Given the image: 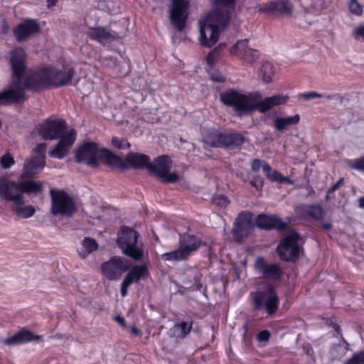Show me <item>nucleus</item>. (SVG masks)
<instances>
[{
  "mask_svg": "<svg viewBox=\"0 0 364 364\" xmlns=\"http://www.w3.org/2000/svg\"><path fill=\"white\" fill-rule=\"evenodd\" d=\"M42 181L15 182L6 177H0V198L12 204L14 213L22 218L31 217L35 213L33 205H25L23 193L37 194L43 191Z\"/></svg>",
  "mask_w": 364,
  "mask_h": 364,
  "instance_id": "1",
  "label": "nucleus"
},
{
  "mask_svg": "<svg viewBox=\"0 0 364 364\" xmlns=\"http://www.w3.org/2000/svg\"><path fill=\"white\" fill-rule=\"evenodd\" d=\"M75 73V69L68 64L61 68H44L27 74L26 85L35 91L48 87H63L71 82Z\"/></svg>",
  "mask_w": 364,
  "mask_h": 364,
  "instance_id": "2",
  "label": "nucleus"
},
{
  "mask_svg": "<svg viewBox=\"0 0 364 364\" xmlns=\"http://www.w3.org/2000/svg\"><path fill=\"white\" fill-rule=\"evenodd\" d=\"M139 237V234L136 231L124 226L117 238V244L122 253L136 261L141 259L144 255L143 245Z\"/></svg>",
  "mask_w": 364,
  "mask_h": 364,
  "instance_id": "3",
  "label": "nucleus"
},
{
  "mask_svg": "<svg viewBox=\"0 0 364 364\" xmlns=\"http://www.w3.org/2000/svg\"><path fill=\"white\" fill-rule=\"evenodd\" d=\"M220 100L225 105L232 107L239 116L252 112L257 102L254 92L245 95L233 89L222 92Z\"/></svg>",
  "mask_w": 364,
  "mask_h": 364,
  "instance_id": "4",
  "label": "nucleus"
},
{
  "mask_svg": "<svg viewBox=\"0 0 364 364\" xmlns=\"http://www.w3.org/2000/svg\"><path fill=\"white\" fill-rule=\"evenodd\" d=\"M46 148V143L38 144L33 148L31 157L26 159L23 163L20 181H33L30 179L44 168Z\"/></svg>",
  "mask_w": 364,
  "mask_h": 364,
  "instance_id": "5",
  "label": "nucleus"
},
{
  "mask_svg": "<svg viewBox=\"0 0 364 364\" xmlns=\"http://www.w3.org/2000/svg\"><path fill=\"white\" fill-rule=\"evenodd\" d=\"M302 238L292 230L286 235L277 246V252L284 261H294L302 250Z\"/></svg>",
  "mask_w": 364,
  "mask_h": 364,
  "instance_id": "6",
  "label": "nucleus"
},
{
  "mask_svg": "<svg viewBox=\"0 0 364 364\" xmlns=\"http://www.w3.org/2000/svg\"><path fill=\"white\" fill-rule=\"evenodd\" d=\"M200 23V42L204 47L210 48L219 38V28L228 23H220L216 21L213 14H208Z\"/></svg>",
  "mask_w": 364,
  "mask_h": 364,
  "instance_id": "7",
  "label": "nucleus"
},
{
  "mask_svg": "<svg viewBox=\"0 0 364 364\" xmlns=\"http://www.w3.org/2000/svg\"><path fill=\"white\" fill-rule=\"evenodd\" d=\"M51 197L50 213L53 215H61L71 217L76 211V205L72 198L64 191H50Z\"/></svg>",
  "mask_w": 364,
  "mask_h": 364,
  "instance_id": "8",
  "label": "nucleus"
},
{
  "mask_svg": "<svg viewBox=\"0 0 364 364\" xmlns=\"http://www.w3.org/2000/svg\"><path fill=\"white\" fill-rule=\"evenodd\" d=\"M252 298L255 309L259 310L265 306L268 314H272L277 311L279 299L272 284H265L262 289L252 295Z\"/></svg>",
  "mask_w": 364,
  "mask_h": 364,
  "instance_id": "9",
  "label": "nucleus"
},
{
  "mask_svg": "<svg viewBox=\"0 0 364 364\" xmlns=\"http://www.w3.org/2000/svg\"><path fill=\"white\" fill-rule=\"evenodd\" d=\"M171 168L172 161L170 158L162 155L156 158L152 163L150 162L147 170L150 173L159 177L164 183H175L178 181L179 176L176 172H169Z\"/></svg>",
  "mask_w": 364,
  "mask_h": 364,
  "instance_id": "10",
  "label": "nucleus"
},
{
  "mask_svg": "<svg viewBox=\"0 0 364 364\" xmlns=\"http://www.w3.org/2000/svg\"><path fill=\"white\" fill-rule=\"evenodd\" d=\"M254 229L252 215L249 212L240 213L233 225L231 232L237 242H242L247 239Z\"/></svg>",
  "mask_w": 364,
  "mask_h": 364,
  "instance_id": "11",
  "label": "nucleus"
},
{
  "mask_svg": "<svg viewBox=\"0 0 364 364\" xmlns=\"http://www.w3.org/2000/svg\"><path fill=\"white\" fill-rule=\"evenodd\" d=\"M129 266L128 259L114 256L102 264L101 270L107 279L116 280L129 268Z\"/></svg>",
  "mask_w": 364,
  "mask_h": 364,
  "instance_id": "12",
  "label": "nucleus"
},
{
  "mask_svg": "<svg viewBox=\"0 0 364 364\" xmlns=\"http://www.w3.org/2000/svg\"><path fill=\"white\" fill-rule=\"evenodd\" d=\"M26 83V79L23 81L22 77H14L9 87L3 90L8 105L18 104L26 100V89L31 90Z\"/></svg>",
  "mask_w": 364,
  "mask_h": 364,
  "instance_id": "13",
  "label": "nucleus"
},
{
  "mask_svg": "<svg viewBox=\"0 0 364 364\" xmlns=\"http://www.w3.org/2000/svg\"><path fill=\"white\" fill-rule=\"evenodd\" d=\"M188 0H172L170 18L174 27L181 31L186 26L188 18Z\"/></svg>",
  "mask_w": 364,
  "mask_h": 364,
  "instance_id": "14",
  "label": "nucleus"
},
{
  "mask_svg": "<svg viewBox=\"0 0 364 364\" xmlns=\"http://www.w3.org/2000/svg\"><path fill=\"white\" fill-rule=\"evenodd\" d=\"M66 129L64 120H46L40 124L39 135L45 140H53L62 136Z\"/></svg>",
  "mask_w": 364,
  "mask_h": 364,
  "instance_id": "15",
  "label": "nucleus"
},
{
  "mask_svg": "<svg viewBox=\"0 0 364 364\" xmlns=\"http://www.w3.org/2000/svg\"><path fill=\"white\" fill-rule=\"evenodd\" d=\"M97 155V144L87 142L78 148L76 151L75 159L78 163H84L91 167H97L99 164Z\"/></svg>",
  "mask_w": 364,
  "mask_h": 364,
  "instance_id": "16",
  "label": "nucleus"
},
{
  "mask_svg": "<svg viewBox=\"0 0 364 364\" xmlns=\"http://www.w3.org/2000/svg\"><path fill=\"white\" fill-rule=\"evenodd\" d=\"M216 9L210 14L220 23H228L235 7V0H210Z\"/></svg>",
  "mask_w": 364,
  "mask_h": 364,
  "instance_id": "17",
  "label": "nucleus"
},
{
  "mask_svg": "<svg viewBox=\"0 0 364 364\" xmlns=\"http://www.w3.org/2000/svg\"><path fill=\"white\" fill-rule=\"evenodd\" d=\"M254 97L257 100L254 111L258 110L261 113H264L276 106L284 105L287 100V97L282 94L274 95L262 99L260 93L254 92Z\"/></svg>",
  "mask_w": 364,
  "mask_h": 364,
  "instance_id": "18",
  "label": "nucleus"
},
{
  "mask_svg": "<svg viewBox=\"0 0 364 364\" xmlns=\"http://www.w3.org/2000/svg\"><path fill=\"white\" fill-rule=\"evenodd\" d=\"M296 214L302 218H311L321 220L325 216V211L320 205L300 204L295 208Z\"/></svg>",
  "mask_w": 364,
  "mask_h": 364,
  "instance_id": "19",
  "label": "nucleus"
},
{
  "mask_svg": "<svg viewBox=\"0 0 364 364\" xmlns=\"http://www.w3.org/2000/svg\"><path fill=\"white\" fill-rule=\"evenodd\" d=\"M255 269L262 274L264 278L278 280L282 276V270L280 267L276 264H268L264 258L259 257L255 261Z\"/></svg>",
  "mask_w": 364,
  "mask_h": 364,
  "instance_id": "20",
  "label": "nucleus"
},
{
  "mask_svg": "<svg viewBox=\"0 0 364 364\" xmlns=\"http://www.w3.org/2000/svg\"><path fill=\"white\" fill-rule=\"evenodd\" d=\"M10 63L14 77H22L25 70L26 53L23 48H16L11 51Z\"/></svg>",
  "mask_w": 364,
  "mask_h": 364,
  "instance_id": "21",
  "label": "nucleus"
},
{
  "mask_svg": "<svg viewBox=\"0 0 364 364\" xmlns=\"http://www.w3.org/2000/svg\"><path fill=\"white\" fill-rule=\"evenodd\" d=\"M38 31L39 25L38 22L33 19H27L16 26L14 34L18 41H22Z\"/></svg>",
  "mask_w": 364,
  "mask_h": 364,
  "instance_id": "22",
  "label": "nucleus"
},
{
  "mask_svg": "<svg viewBox=\"0 0 364 364\" xmlns=\"http://www.w3.org/2000/svg\"><path fill=\"white\" fill-rule=\"evenodd\" d=\"M255 224L260 229L271 230L276 228L279 230H284L287 225L279 218L275 215L268 216L264 214H260L256 218Z\"/></svg>",
  "mask_w": 364,
  "mask_h": 364,
  "instance_id": "23",
  "label": "nucleus"
},
{
  "mask_svg": "<svg viewBox=\"0 0 364 364\" xmlns=\"http://www.w3.org/2000/svg\"><path fill=\"white\" fill-rule=\"evenodd\" d=\"M74 134L75 132L72 130L70 132L65 134L64 136H63L56 144L55 149L50 151L49 154L52 157H55L58 159L63 158L68 152V148L75 141V139Z\"/></svg>",
  "mask_w": 364,
  "mask_h": 364,
  "instance_id": "24",
  "label": "nucleus"
},
{
  "mask_svg": "<svg viewBox=\"0 0 364 364\" xmlns=\"http://www.w3.org/2000/svg\"><path fill=\"white\" fill-rule=\"evenodd\" d=\"M32 341L37 342L41 341L40 336L33 333L30 331L21 330L11 337L7 338L4 341V344L7 346L18 345Z\"/></svg>",
  "mask_w": 364,
  "mask_h": 364,
  "instance_id": "25",
  "label": "nucleus"
},
{
  "mask_svg": "<svg viewBox=\"0 0 364 364\" xmlns=\"http://www.w3.org/2000/svg\"><path fill=\"white\" fill-rule=\"evenodd\" d=\"M100 156L103 159L106 164L112 168L124 170L127 168V162L121 157L114 154L108 149H102L100 150Z\"/></svg>",
  "mask_w": 364,
  "mask_h": 364,
  "instance_id": "26",
  "label": "nucleus"
},
{
  "mask_svg": "<svg viewBox=\"0 0 364 364\" xmlns=\"http://www.w3.org/2000/svg\"><path fill=\"white\" fill-rule=\"evenodd\" d=\"M126 162L135 168L147 169V166L150 164L149 157L143 154L129 152L126 156Z\"/></svg>",
  "mask_w": 364,
  "mask_h": 364,
  "instance_id": "27",
  "label": "nucleus"
},
{
  "mask_svg": "<svg viewBox=\"0 0 364 364\" xmlns=\"http://www.w3.org/2000/svg\"><path fill=\"white\" fill-rule=\"evenodd\" d=\"M88 36L90 38L100 43H104L111 39H116L119 37L117 33H110L103 27L90 28Z\"/></svg>",
  "mask_w": 364,
  "mask_h": 364,
  "instance_id": "28",
  "label": "nucleus"
},
{
  "mask_svg": "<svg viewBox=\"0 0 364 364\" xmlns=\"http://www.w3.org/2000/svg\"><path fill=\"white\" fill-rule=\"evenodd\" d=\"M200 245V240L191 235H184L181 240V250L187 258L193 252L196 251Z\"/></svg>",
  "mask_w": 364,
  "mask_h": 364,
  "instance_id": "29",
  "label": "nucleus"
},
{
  "mask_svg": "<svg viewBox=\"0 0 364 364\" xmlns=\"http://www.w3.org/2000/svg\"><path fill=\"white\" fill-rule=\"evenodd\" d=\"M245 137L239 133L235 132L223 133V142L221 147L233 149L243 144Z\"/></svg>",
  "mask_w": 364,
  "mask_h": 364,
  "instance_id": "30",
  "label": "nucleus"
},
{
  "mask_svg": "<svg viewBox=\"0 0 364 364\" xmlns=\"http://www.w3.org/2000/svg\"><path fill=\"white\" fill-rule=\"evenodd\" d=\"M148 272L147 267L145 264L134 266L124 277L125 281H129V284L138 282Z\"/></svg>",
  "mask_w": 364,
  "mask_h": 364,
  "instance_id": "31",
  "label": "nucleus"
},
{
  "mask_svg": "<svg viewBox=\"0 0 364 364\" xmlns=\"http://www.w3.org/2000/svg\"><path fill=\"white\" fill-rule=\"evenodd\" d=\"M223 133L212 129H208L206 132L205 135L203 137V141L213 147H221L223 142Z\"/></svg>",
  "mask_w": 364,
  "mask_h": 364,
  "instance_id": "32",
  "label": "nucleus"
},
{
  "mask_svg": "<svg viewBox=\"0 0 364 364\" xmlns=\"http://www.w3.org/2000/svg\"><path fill=\"white\" fill-rule=\"evenodd\" d=\"M299 119L300 117L299 114L287 117H276L274 119V127L277 131L282 132L289 126L298 124Z\"/></svg>",
  "mask_w": 364,
  "mask_h": 364,
  "instance_id": "33",
  "label": "nucleus"
},
{
  "mask_svg": "<svg viewBox=\"0 0 364 364\" xmlns=\"http://www.w3.org/2000/svg\"><path fill=\"white\" fill-rule=\"evenodd\" d=\"M271 9H273V14H281L285 16H290L292 11V6L289 1H276L271 2Z\"/></svg>",
  "mask_w": 364,
  "mask_h": 364,
  "instance_id": "34",
  "label": "nucleus"
},
{
  "mask_svg": "<svg viewBox=\"0 0 364 364\" xmlns=\"http://www.w3.org/2000/svg\"><path fill=\"white\" fill-rule=\"evenodd\" d=\"M248 40L237 41L230 48V53L232 55L237 56L240 58L242 57L244 53L249 52L252 53V48L247 46Z\"/></svg>",
  "mask_w": 364,
  "mask_h": 364,
  "instance_id": "35",
  "label": "nucleus"
},
{
  "mask_svg": "<svg viewBox=\"0 0 364 364\" xmlns=\"http://www.w3.org/2000/svg\"><path fill=\"white\" fill-rule=\"evenodd\" d=\"M82 246L85 251L79 252V255L82 258H85L88 254L96 250L98 247V245L96 241L91 237H85L82 241Z\"/></svg>",
  "mask_w": 364,
  "mask_h": 364,
  "instance_id": "36",
  "label": "nucleus"
},
{
  "mask_svg": "<svg viewBox=\"0 0 364 364\" xmlns=\"http://www.w3.org/2000/svg\"><path fill=\"white\" fill-rule=\"evenodd\" d=\"M161 257L166 261H179L186 258L180 247L178 250L164 253Z\"/></svg>",
  "mask_w": 364,
  "mask_h": 364,
  "instance_id": "37",
  "label": "nucleus"
},
{
  "mask_svg": "<svg viewBox=\"0 0 364 364\" xmlns=\"http://www.w3.org/2000/svg\"><path fill=\"white\" fill-rule=\"evenodd\" d=\"M273 75L272 66L269 63L265 62L262 63L260 69V76L264 82H269Z\"/></svg>",
  "mask_w": 364,
  "mask_h": 364,
  "instance_id": "38",
  "label": "nucleus"
},
{
  "mask_svg": "<svg viewBox=\"0 0 364 364\" xmlns=\"http://www.w3.org/2000/svg\"><path fill=\"white\" fill-rule=\"evenodd\" d=\"M348 8L350 13L354 15L361 16L363 13V7L358 0H349Z\"/></svg>",
  "mask_w": 364,
  "mask_h": 364,
  "instance_id": "39",
  "label": "nucleus"
},
{
  "mask_svg": "<svg viewBox=\"0 0 364 364\" xmlns=\"http://www.w3.org/2000/svg\"><path fill=\"white\" fill-rule=\"evenodd\" d=\"M0 164L4 169H8L15 164V161L13 156L7 153L1 157Z\"/></svg>",
  "mask_w": 364,
  "mask_h": 364,
  "instance_id": "40",
  "label": "nucleus"
},
{
  "mask_svg": "<svg viewBox=\"0 0 364 364\" xmlns=\"http://www.w3.org/2000/svg\"><path fill=\"white\" fill-rule=\"evenodd\" d=\"M112 144L119 149H125L130 148V144L124 139H119L116 136H113L112 139Z\"/></svg>",
  "mask_w": 364,
  "mask_h": 364,
  "instance_id": "41",
  "label": "nucleus"
},
{
  "mask_svg": "<svg viewBox=\"0 0 364 364\" xmlns=\"http://www.w3.org/2000/svg\"><path fill=\"white\" fill-rule=\"evenodd\" d=\"M252 53L247 52L244 53L242 57L240 58L248 63H254L259 57V53L257 50L252 48Z\"/></svg>",
  "mask_w": 364,
  "mask_h": 364,
  "instance_id": "42",
  "label": "nucleus"
},
{
  "mask_svg": "<svg viewBox=\"0 0 364 364\" xmlns=\"http://www.w3.org/2000/svg\"><path fill=\"white\" fill-rule=\"evenodd\" d=\"M344 364H364V352H359L353 355Z\"/></svg>",
  "mask_w": 364,
  "mask_h": 364,
  "instance_id": "43",
  "label": "nucleus"
},
{
  "mask_svg": "<svg viewBox=\"0 0 364 364\" xmlns=\"http://www.w3.org/2000/svg\"><path fill=\"white\" fill-rule=\"evenodd\" d=\"M212 202L220 207H225L230 201L225 196L218 195L213 198Z\"/></svg>",
  "mask_w": 364,
  "mask_h": 364,
  "instance_id": "44",
  "label": "nucleus"
},
{
  "mask_svg": "<svg viewBox=\"0 0 364 364\" xmlns=\"http://www.w3.org/2000/svg\"><path fill=\"white\" fill-rule=\"evenodd\" d=\"M269 179L272 181H277L279 183H285V182H290V180L287 177H284L282 174H280L279 172H277L275 170H273L271 176H269Z\"/></svg>",
  "mask_w": 364,
  "mask_h": 364,
  "instance_id": "45",
  "label": "nucleus"
},
{
  "mask_svg": "<svg viewBox=\"0 0 364 364\" xmlns=\"http://www.w3.org/2000/svg\"><path fill=\"white\" fill-rule=\"evenodd\" d=\"M353 36L357 41H364V23L360 24L354 28L353 31Z\"/></svg>",
  "mask_w": 364,
  "mask_h": 364,
  "instance_id": "46",
  "label": "nucleus"
},
{
  "mask_svg": "<svg viewBox=\"0 0 364 364\" xmlns=\"http://www.w3.org/2000/svg\"><path fill=\"white\" fill-rule=\"evenodd\" d=\"M218 48H215L210 52L206 58V61L209 66H212L214 64L215 60L218 58Z\"/></svg>",
  "mask_w": 364,
  "mask_h": 364,
  "instance_id": "47",
  "label": "nucleus"
},
{
  "mask_svg": "<svg viewBox=\"0 0 364 364\" xmlns=\"http://www.w3.org/2000/svg\"><path fill=\"white\" fill-rule=\"evenodd\" d=\"M349 166L353 169H357V170L364 171V157H361V158L355 159Z\"/></svg>",
  "mask_w": 364,
  "mask_h": 364,
  "instance_id": "48",
  "label": "nucleus"
},
{
  "mask_svg": "<svg viewBox=\"0 0 364 364\" xmlns=\"http://www.w3.org/2000/svg\"><path fill=\"white\" fill-rule=\"evenodd\" d=\"M177 329L181 331L183 336L187 335L191 329V323L188 324L187 322H182L179 324L176 325Z\"/></svg>",
  "mask_w": 364,
  "mask_h": 364,
  "instance_id": "49",
  "label": "nucleus"
},
{
  "mask_svg": "<svg viewBox=\"0 0 364 364\" xmlns=\"http://www.w3.org/2000/svg\"><path fill=\"white\" fill-rule=\"evenodd\" d=\"M250 183L256 189L259 190L263 186V179L260 176H256L252 178Z\"/></svg>",
  "mask_w": 364,
  "mask_h": 364,
  "instance_id": "50",
  "label": "nucleus"
},
{
  "mask_svg": "<svg viewBox=\"0 0 364 364\" xmlns=\"http://www.w3.org/2000/svg\"><path fill=\"white\" fill-rule=\"evenodd\" d=\"M270 337V333L268 331L264 330L260 331L257 336V338L260 342H267Z\"/></svg>",
  "mask_w": 364,
  "mask_h": 364,
  "instance_id": "51",
  "label": "nucleus"
},
{
  "mask_svg": "<svg viewBox=\"0 0 364 364\" xmlns=\"http://www.w3.org/2000/svg\"><path fill=\"white\" fill-rule=\"evenodd\" d=\"M210 75L212 80H213L214 81L221 82L225 80V77H223V75L221 73H218V71H210Z\"/></svg>",
  "mask_w": 364,
  "mask_h": 364,
  "instance_id": "52",
  "label": "nucleus"
},
{
  "mask_svg": "<svg viewBox=\"0 0 364 364\" xmlns=\"http://www.w3.org/2000/svg\"><path fill=\"white\" fill-rule=\"evenodd\" d=\"M301 97L303 98H304L305 100H311V99L316 98V97L322 98V97H325L326 96H323V95L318 94L316 92H310L302 94Z\"/></svg>",
  "mask_w": 364,
  "mask_h": 364,
  "instance_id": "53",
  "label": "nucleus"
},
{
  "mask_svg": "<svg viewBox=\"0 0 364 364\" xmlns=\"http://www.w3.org/2000/svg\"><path fill=\"white\" fill-rule=\"evenodd\" d=\"M263 161L259 159H254L252 163V171L254 172H257L260 168H262Z\"/></svg>",
  "mask_w": 364,
  "mask_h": 364,
  "instance_id": "54",
  "label": "nucleus"
},
{
  "mask_svg": "<svg viewBox=\"0 0 364 364\" xmlns=\"http://www.w3.org/2000/svg\"><path fill=\"white\" fill-rule=\"evenodd\" d=\"M262 171L266 177L269 178L273 171V169L267 162L263 161Z\"/></svg>",
  "mask_w": 364,
  "mask_h": 364,
  "instance_id": "55",
  "label": "nucleus"
},
{
  "mask_svg": "<svg viewBox=\"0 0 364 364\" xmlns=\"http://www.w3.org/2000/svg\"><path fill=\"white\" fill-rule=\"evenodd\" d=\"M129 281H125L124 279L121 284V294L122 296H126L127 294V288L130 285V284H129Z\"/></svg>",
  "mask_w": 364,
  "mask_h": 364,
  "instance_id": "56",
  "label": "nucleus"
},
{
  "mask_svg": "<svg viewBox=\"0 0 364 364\" xmlns=\"http://www.w3.org/2000/svg\"><path fill=\"white\" fill-rule=\"evenodd\" d=\"M258 11L260 13H268L273 14V9H271V2L267 6H260L258 9Z\"/></svg>",
  "mask_w": 364,
  "mask_h": 364,
  "instance_id": "57",
  "label": "nucleus"
},
{
  "mask_svg": "<svg viewBox=\"0 0 364 364\" xmlns=\"http://www.w3.org/2000/svg\"><path fill=\"white\" fill-rule=\"evenodd\" d=\"M114 320L117 322L119 325H121L124 328H127V326L125 323L124 319L120 316H116L114 318Z\"/></svg>",
  "mask_w": 364,
  "mask_h": 364,
  "instance_id": "58",
  "label": "nucleus"
},
{
  "mask_svg": "<svg viewBox=\"0 0 364 364\" xmlns=\"http://www.w3.org/2000/svg\"><path fill=\"white\" fill-rule=\"evenodd\" d=\"M343 178L339 179V181L331 188L329 191L330 192H334L338 188H339L341 187V186L343 185Z\"/></svg>",
  "mask_w": 364,
  "mask_h": 364,
  "instance_id": "59",
  "label": "nucleus"
},
{
  "mask_svg": "<svg viewBox=\"0 0 364 364\" xmlns=\"http://www.w3.org/2000/svg\"><path fill=\"white\" fill-rule=\"evenodd\" d=\"M129 329H130L131 333L132 335H134V336L138 337L141 335L140 331L135 326H130Z\"/></svg>",
  "mask_w": 364,
  "mask_h": 364,
  "instance_id": "60",
  "label": "nucleus"
},
{
  "mask_svg": "<svg viewBox=\"0 0 364 364\" xmlns=\"http://www.w3.org/2000/svg\"><path fill=\"white\" fill-rule=\"evenodd\" d=\"M7 105H8L7 101L6 100L4 94L2 91L0 92V106Z\"/></svg>",
  "mask_w": 364,
  "mask_h": 364,
  "instance_id": "61",
  "label": "nucleus"
},
{
  "mask_svg": "<svg viewBox=\"0 0 364 364\" xmlns=\"http://www.w3.org/2000/svg\"><path fill=\"white\" fill-rule=\"evenodd\" d=\"M58 0H47L48 7L53 6Z\"/></svg>",
  "mask_w": 364,
  "mask_h": 364,
  "instance_id": "62",
  "label": "nucleus"
},
{
  "mask_svg": "<svg viewBox=\"0 0 364 364\" xmlns=\"http://www.w3.org/2000/svg\"><path fill=\"white\" fill-rule=\"evenodd\" d=\"M323 228H325L326 230H330L332 227L331 225V223H323L322 225Z\"/></svg>",
  "mask_w": 364,
  "mask_h": 364,
  "instance_id": "63",
  "label": "nucleus"
},
{
  "mask_svg": "<svg viewBox=\"0 0 364 364\" xmlns=\"http://www.w3.org/2000/svg\"><path fill=\"white\" fill-rule=\"evenodd\" d=\"M358 203H359V206L362 208H364V196L359 198Z\"/></svg>",
  "mask_w": 364,
  "mask_h": 364,
  "instance_id": "64",
  "label": "nucleus"
}]
</instances>
